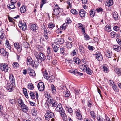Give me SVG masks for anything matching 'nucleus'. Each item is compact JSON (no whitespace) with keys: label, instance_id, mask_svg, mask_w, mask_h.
Returning a JSON list of instances; mask_svg holds the SVG:
<instances>
[{"label":"nucleus","instance_id":"1","mask_svg":"<svg viewBox=\"0 0 121 121\" xmlns=\"http://www.w3.org/2000/svg\"><path fill=\"white\" fill-rule=\"evenodd\" d=\"M34 53L38 62L39 63H41L42 61H44L46 59V56L42 52H39L38 53V55L36 54L35 52Z\"/></svg>","mask_w":121,"mask_h":121},{"label":"nucleus","instance_id":"2","mask_svg":"<svg viewBox=\"0 0 121 121\" xmlns=\"http://www.w3.org/2000/svg\"><path fill=\"white\" fill-rule=\"evenodd\" d=\"M46 113L45 115V118L46 120L49 121L50 118L54 117V115L51 110H47L46 112Z\"/></svg>","mask_w":121,"mask_h":121},{"label":"nucleus","instance_id":"3","mask_svg":"<svg viewBox=\"0 0 121 121\" xmlns=\"http://www.w3.org/2000/svg\"><path fill=\"white\" fill-rule=\"evenodd\" d=\"M50 98V99H49L48 100V102L52 107H56L57 104V103L52 98Z\"/></svg>","mask_w":121,"mask_h":121},{"label":"nucleus","instance_id":"4","mask_svg":"<svg viewBox=\"0 0 121 121\" xmlns=\"http://www.w3.org/2000/svg\"><path fill=\"white\" fill-rule=\"evenodd\" d=\"M37 87L38 90L40 91H43L45 88L44 84L42 82H40L38 84Z\"/></svg>","mask_w":121,"mask_h":121},{"label":"nucleus","instance_id":"5","mask_svg":"<svg viewBox=\"0 0 121 121\" xmlns=\"http://www.w3.org/2000/svg\"><path fill=\"white\" fill-rule=\"evenodd\" d=\"M69 72L72 73L76 75H83V73H80L78 71L77 69H76L75 70H70L69 71Z\"/></svg>","mask_w":121,"mask_h":121},{"label":"nucleus","instance_id":"6","mask_svg":"<svg viewBox=\"0 0 121 121\" xmlns=\"http://www.w3.org/2000/svg\"><path fill=\"white\" fill-rule=\"evenodd\" d=\"M59 9H60V8L57 5H56L55 7L53 9V11L52 13L53 14L56 16L59 14Z\"/></svg>","mask_w":121,"mask_h":121},{"label":"nucleus","instance_id":"7","mask_svg":"<svg viewBox=\"0 0 121 121\" xmlns=\"http://www.w3.org/2000/svg\"><path fill=\"white\" fill-rule=\"evenodd\" d=\"M0 68L2 70L4 71L5 72H7L8 70V65L5 64H1L0 65Z\"/></svg>","mask_w":121,"mask_h":121},{"label":"nucleus","instance_id":"8","mask_svg":"<svg viewBox=\"0 0 121 121\" xmlns=\"http://www.w3.org/2000/svg\"><path fill=\"white\" fill-rule=\"evenodd\" d=\"M18 25L20 28L23 30H26L27 28V26L25 23L23 24L22 22H20L19 23Z\"/></svg>","mask_w":121,"mask_h":121},{"label":"nucleus","instance_id":"9","mask_svg":"<svg viewBox=\"0 0 121 121\" xmlns=\"http://www.w3.org/2000/svg\"><path fill=\"white\" fill-rule=\"evenodd\" d=\"M96 57L97 59L99 61H101L103 59L102 56L100 53L99 52H96Z\"/></svg>","mask_w":121,"mask_h":121},{"label":"nucleus","instance_id":"10","mask_svg":"<svg viewBox=\"0 0 121 121\" xmlns=\"http://www.w3.org/2000/svg\"><path fill=\"white\" fill-rule=\"evenodd\" d=\"M9 79L11 84L13 85H15V82L14 78L13 75L10 74L9 76Z\"/></svg>","mask_w":121,"mask_h":121},{"label":"nucleus","instance_id":"11","mask_svg":"<svg viewBox=\"0 0 121 121\" xmlns=\"http://www.w3.org/2000/svg\"><path fill=\"white\" fill-rule=\"evenodd\" d=\"M52 46L55 52L56 53L58 50L59 47V45H56L55 43L52 44Z\"/></svg>","mask_w":121,"mask_h":121},{"label":"nucleus","instance_id":"12","mask_svg":"<svg viewBox=\"0 0 121 121\" xmlns=\"http://www.w3.org/2000/svg\"><path fill=\"white\" fill-rule=\"evenodd\" d=\"M80 112V111L79 110H77L76 112V118L78 119L81 120L82 119V116Z\"/></svg>","mask_w":121,"mask_h":121},{"label":"nucleus","instance_id":"13","mask_svg":"<svg viewBox=\"0 0 121 121\" xmlns=\"http://www.w3.org/2000/svg\"><path fill=\"white\" fill-rule=\"evenodd\" d=\"M21 108L22 110L25 112H26L28 111V108L24 104H23V105L21 106Z\"/></svg>","mask_w":121,"mask_h":121},{"label":"nucleus","instance_id":"14","mask_svg":"<svg viewBox=\"0 0 121 121\" xmlns=\"http://www.w3.org/2000/svg\"><path fill=\"white\" fill-rule=\"evenodd\" d=\"M0 51L1 54L3 55L4 56H7L8 55V53L6 52L4 48H2L0 49Z\"/></svg>","mask_w":121,"mask_h":121},{"label":"nucleus","instance_id":"15","mask_svg":"<svg viewBox=\"0 0 121 121\" xmlns=\"http://www.w3.org/2000/svg\"><path fill=\"white\" fill-rule=\"evenodd\" d=\"M55 110L56 111L60 113L61 114L62 113L65 112L62 107L56 108Z\"/></svg>","mask_w":121,"mask_h":121},{"label":"nucleus","instance_id":"16","mask_svg":"<svg viewBox=\"0 0 121 121\" xmlns=\"http://www.w3.org/2000/svg\"><path fill=\"white\" fill-rule=\"evenodd\" d=\"M113 49L115 51L119 52L121 50V47L118 45H115L113 46Z\"/></svg>","mask_w":121,"mask_h":121},{"label":"nucleus","instance_id":"17","mask_svg":"<svg viewBox=\"0 0 121 121\" xmlns=\"http://www.w3.org/2000/svg\"><path fill=\"white\" fill-rule=\"evenodd\" d=\"M15 85H13L12 84H8L7 87V89L8 90V91L10 92L12 91H13L12 88Z\"/></svg>","mask_w":121,"mask_h":121},{"label":"nucleus","instance_id":"18","mask_svg":"<svg viewBox=\"0 0 121 121\" xmlns=\"http://www.w3.org/2000/svg\"><path fill=\"white\" fill-rule=\"evenodd\" d=\"M111 36L112 38H114L115 37L116 38L119 37L120 35L119 34H116V33L113 31L112 32L110 33Z\"/></svg>","mask_w":121,"mask_h":121},{"label":"nucleus","instance_id":"19","mask_svg":"<svg viewBox=\"0 0 121 121\" xmlns=\"http://www.w3.org/2000/svg\"><path fill=\"white\" fill-rule=\"evenodd\" d=\"M115 72L119 76L121 75V69L120 68H116L115 69Z\"/></svg>","mask_w":121,"mask_h":121},{"label":"nucleus","instance_id":"20","mask_svg":"<svg viewBox=\"0 0 121 121\" xmlns=\"http://www.w3.org/2000/svg\"><path fill=\"white\" fill-rule=\"evenodd\" d=\"M73 60L75 62L78 64H79L81 62L80 59L77 57H74L73 59Z\"/></svg>","mask_w":121,"mask_h":121},{"label":"nucleus","instance_id":"21","mask_svg":"<svg viewBox=\"0 0 121 121\" xmlns=\"http://www.w3.org/2000/svg\"><path fill=\"white\" fill-rule=\"evenodd\" d=\"M80 15L81 17H85L86 12L83 9H81L79 12Z\"/></svg>","mask_w":121,"mask_h":121},{"label":"nucleus","instance_id":"22","mask_svg":"<svg viewBox=\"0 0 121 121\" xmlns=\"http://www.w3.org/2000/svg\"><path fill=\"white\" fill-rule=\"evenodd\" d=\"M106 6H109L112 5L113 4V0H106Z\"/></svg>","mask_w":121,"mask_h":121},{"label":"nucleus","instance_id":"23","mask_svg":"<svg viewBox=\"0 0 121 121\" xmlns=\"http://www.w3.org/2000/svg\"><path fill=\"white\" fill-rule=\"evenodd\" d=\"M30 28L31 30L34 31H35L38 29V27L36 25L34 24L31 25L30 26Z\"/></svg>","mask_w":121,"mask_h":121},{"label":"nucleus","instance_id":"24","mask_svg":"<svg viewBox=\"0 0 121 121\" xmlns=\"http://www.w3.org/2000/svg\"><path fill=\"white\" fill-rule=\"evenodd\" d=\"M112 16L113 17L114 19L116 20L118 19V16L117 13L116 12H114L112 14Z\"/></svg>","mask_w":121,"mask_h":121},{"label":"nucleus","instance_id":"25","mask_svg":"<svg viewBox=\"0 0 121 121\" xmlns=\"http://www.w3.org/2000/svg\"><path fill=\"white\" fill-rule=\"evenodd\" d=\"M26 61L27 64L28 65H31L32 63V59L30 57H28Z\"/></svg>","mask_w":121,"mask_h":121},{"label":"nucleus","instance_id":"26","mask_svg":"<svg viewBox=\"0 0 121 121\" xmlns=\"http://www.w3.org/2000/svg\"><path fill=\"white\" fill-rule=\"evenodd\" d=\"M44 30V35H47L50 36V35L51 34V32L49 31H47V30L46 29L44 28H43Z\"/></svg>","mask_w":121,"mask_h":121},{"label":"nucleus","instance_id":"27","mask_svg":"<svg viewBox=\"0 0 121 121\" xmlns=\"http://www.w3.org/2000/svg\"><path fill=\"white\" fill-rule=\"evenodd\" d=\"M88 67V66L86 65L85 64L81 65L80 66V69L84 71H85V70H86V69Z\"/></svg>","mask_w":121,"mask_h":121},{"label":"nucleus","instance_id":"28","mask_svg":"<svg viewBox=\"0 0 121 121\" xmlns=\"http://www.w3.org/2000/svg\"><path fill=\"white\" fill-rule=\"evenodd\" d=\"M56 41L57 44H60L63 43L64 42V40L63 39L60 38L57 39Z\"/></svg>","mask_w":121,"mask_h":121},{"label":"nucleus","instance_id":"29","mask_svg":"<svg viewBox=\"0 0 121 121\" xmlns=\"http://www.w3.org/2000/svg\"><path fill=\"white\" fill-rule=\"evenodd\" d=\"M61 115L63 118V120L64 121H66L67 120V116L66 114H65V112L62 113V114H61Z\"/></svg>","mask_w":121,"mask_h":121},{"label":"nucleus","instance_id":"30","mask_svg":"<svg viewBox=\"0 0 121 121\" xmlns=\"http://www.w3.org/2000/svg\"><path fill=\"white\" fill-rule=\"evenodd\" d=\"M85 71L87 74L90 75H91L93 72L88 67Z\"/></svg>","mask_w":121,"mask_h":121},{"label":"nucleus","instance_id":"31","mask_svg":"<svg viewBox=\"0 0 121 121\" xmlns=\"http://www.w3.org/2000/svg\"><path fill=\"white\" fill-rule=\"evenodd\" d=\"M79 51L81 53H84L85 52V49L84 48V47L83 45H80L79 47Z\"/></svg>","mask_w":121,"mask_h":121},{"label":"nucleus","instance_id":"32","mask_svg":"<svg viewBox=\"0 0 121 121\" xmlns=\"http://www.w3.org/2000/svg\"><path fill=\"white\" fill-rule=\"evenodd\" d=\"M27 87L28 89L31 90H33L34 88L32 83H28L27 85Z\"/></svg>","mask_w":121,"mask_h":121},{"label":"nucleus","instance_id":"33","mask_svg":"<svg viewBox=\"0 0 121 121\" xmlns=\"http://www.w3.org/2000/svg\"><path fill=\"white\" fill-rule=\"evenodd\" d=\"M67 27V23H65L60 27V29L61 30H64Z\"/></svg>","mask_w":121,"mask_h":121},{"label":"nucleus","instance_id":"34","mask_svg":"<svg viewBox=\"0 0 121 121\" xmlns=\"http://www.w3.org/2000/svg\"><path fill=\"white\" fill-rule=\"evenodd\" d=\"M65 109L69 113H71L72 112V109L69 106H66Z\"/></svg>","mask_w":121,"mask_h":121},{"label":"nucleus","instance_id":"35","mask_svg":"<svg viewBox=\"0 0 121 121\" xmlns=\"http://www.w3.org/2000/svg\"><path fill=\"white\" fill-rule=\"evenodd\" d=\"M51 87L52 90V92L53 93H55L56 92V90L54 85L52 84L51 85Z\"/></svg>","mask_w":121,"mask_h":121},{"label":"nucleus","instance_id":"36","mask_svg":"<svg viewBox=\"0 0 121 121\" xmlns=\"http://www.w3.org/2000/svg\"><path fill=\"white\" fill-rule=\"evenodd\" d=\"M23 93L25 95L26 97L27 98H28V96L27 95V90L25 88H23Z\"/></svg>","mask_w":121,"mask_h":121},{"label":"nucleus","instance_id":"37","mask_svg":"<svg viewBox=\"0 0 121 121\" xmlns=\"http://www.w3.org/2000/svg\"><path fill=\"white\" fill-rule=\"evenodd\" d=\"M23 47L25 48H27L29 46L28 43L26 41L24 42L23 43Z\"/></svg>","mask_w":121,"mask_h":121},{"label":"nucleus","instance_id":"38","mask_svg":"<svg viewBox=\"0 0 121 121\" xmlns=\"http://www.w3.org/2000/svg\"><path fill=\"white\" fill-rule=\"evenodd\" d=\"M43 75L44 76V78L47 80H48L49 79V77L48 74L47 72L45 71L43 74Z\"/></svg>","mask_w":121,"mask_h":121},{"label":"nucleus","instance_id":"39","mask_svg":"<svg viewBox=\"0 0 121 121\" xmlns=\"http://www.w3.org/2000/svg\"><path fill=\"white\" fill-rule=\"evenodd\" d=\"M17 101L18 104H20L21 106L23 105V104H24L23 101L21 99H18L17 100Z\"/></svg>","mask_w":121,"mask_h":121},{"label":"nucleus","instance_id":"40","mask_svg":"<svg viewBox=\"0 0 121 121\" xmlns=\"http://www.w3.org/2000/svg\"><path fill=\"white\" fill-rule=\"evenodd\" d=\"M90 115L93 119H95L96 117V115L94 111H91L90 112Z\"/></svg>","mask_w":121,"mask_h":121},{"label":"nucleus","instance_id":"41","mask_svg":"<svg viewBox=\"0 0 121 121\" xmlns=\"http://www.w3.org/2000/svg\"><path fill=\"white\" fill-rule=\"evenodd\" d=\"M31 112L32 114V115L33 116H36L37 114V112L36 110L35 109H33L31 111Z\"/></svg>","mask_w":121,"mask_h":121},{"label":"nucleus","instance_id":"42","mask_svg":"<svg viewBox=\"0 0 121 121\" xmlns=\"http://www.w3.org/2000/svg\"><path fill=\"white\" fill-rule=\"evenodd\" d=\"M63 94L65 97H68L70 96V93L69 92L67 91L64 92Z\"/></svg>","mask_w":121,"mask_h":121},{"label":"nucleus","instance_id":"43","mask_svg":"<svg viewBox=\"0 0 121 121\" xmlns=\"http://www.w3.org/2000/svg\"><path fill=\"white\" fill-rule=\"evenodd\" d=\"M90 16L91 17H93L95 14V11L94 10H91L90 11Z\"/></svg>","mask_w":121,"mask_h":121},{"label":"nucleus","instance_id":"44","mask_svg":"<svg viewBox=\"0 0 121 121\" xmlns=\"http://www.w3.org/2000/svg\"><path fill=\"white\" fill-rule=\"evenodd\" d=\"M30 95L32 99H34L35 98V96L33 92L30 91Z\"/></svg>","mask_w":121,"mask_h":121},{"label":"nucleus","instance_id":"45","mask_svg":"<svg viewBox=\"0 0 121 121\" xmlns=\"http://www.w3.org/2000/svg\"><path fill=\"white\" fill-rule=\"evenodd\" d=\"M55 26L52 23H50L49 24L48 26V27L50 29H52L53 28L55 27Z\"/></svg>","mask_w":121,"mask_h":121},{"label":"nucleus","instance_id":"46","mask_svg":"<svg viewBox=\"0 0 121 121\" xmlns=\"http://www.w3.org/2000/svg\"><path fill=\"white\" fill-rule=\"evenodd\" d=\"M72 42H67L66 44V47L68 48H71L72 47V45L71 44Z\"/></svg>","mask_w":121,"mask_h":121},{"label":"nucleus","instance_id":"47","mask_svg":"<svg viewBox=\"0 0 121 121\" xmlns=\"http://www.w3.org/2000/svg\"><path fill=\"white\" fill-rule=\"evenodd\" d=\"M112 29L109 25H106V31L108 32H109L111 31Z\"/></svg>","mask_w":121,"mask_h":121},{"label":"nucleus","instance_id":"48","mask_svg":"<svg viewBox=\"0 0 121 121\" xmlns=\"http://www.w3.org/2000/svg\"><path fill=\"white\" fill-rule=\"evenodd\" d=\"M5 44L6 47L9 49L10 50L11 49L10 45L9 44V42L8 40L6 41Z\"/></svg>","mask_w":121,"mask_h":121},{"label":"nucleus","instance_id":"49","mask_svg":"<svg viewBox=\"0 0 121 121\" xmlns=\"http://www.w3.org/2000/svg\"><path fill=\"white\" fill-rule=\"evenodd\" d=\"M97 118L98 121H104L105 119L102 117H100L99 115H97Z\"/></svg>","mask_w":121,"mask_h":121},{"label":"nucleus","instance_id":"50","mask_svg":"<svg viewBox=\"0 0 121 121\" xmlns=\"http://www.w3.org/2000/svg\"><path fill=\"white\" fill-rule=\"evenodd\" d=\"M13 4H10L9 5L8 4V6L9 8L10 9H13L15 8V6Z\"/></svg>","mask_w":121,"mask_h":121},{"label":"nucleus","instance_id":"51","mask_svg":"<svg viewBox=\"0 0 121 121\" xmlns=\"http://www.w3.org/2000/svg\"><path fill=\"white\" fill-rule=\"evenodd\" d=\"M29 74L30 75L33 76H35L36 75V74L35 73V71L33 70H32L31 72H30Z\"/></svg>","mask_w":121,"mask_h":121},{"label":"nucleus","instance_id":"52","mask_svg":"<svg viewBox=\"0 0 121 121\" xmlns=\"http://www.w3.org/2000/svg\"><path fill=\"white\" fill-rule=\"evenodd\" d=\"M112 87H113V90H114V91H115L117 92L119 91V89L117 87V86L115 84H114V85L112 86Z\"/></svg>","mask_w":121,"mask_h":121},{"label":"nucleus","instance_id":"53","mask_svg":"<svg viewBox=\"0 0 121 121\" xmlns=\"http://www.w3.org/2000/svg\"><path fill=\"white\" fill-rule=\"evenodd\" d=\"M38 63L36 62H34V63H32L31 65L33 67L36 68L38 66Z\"/></svg>","mask_w":121,"mask_h":121},{"label":"nucleus","instance_id":"54","mask_svg":"<svg viewBox=\"0 0 121 121\" xmlns=\"http://www.w3.org/2000/svg\"><path fill=\"white\" fill-rule=\"evenodd\" d=\"M20 10L21 12L22 13H24L25 12L26 10L24 6H22L20 8Z\"/></svg>","mask_w":121,"mask_h":121},{"label":"nucleus","instance_id":"55","mask_svg":"<svg viewBox=\"0 0 121 121\" xmlns=\"http://www.w3.org/2000/svg\"><path fill=\"white\" fill-rule=\"evenodd\" d=\"M70 11L71 13L74 14H77L78 13V12L75 9H72Z\"/></svg>","mask_w":121,"mask_h":121},{"label":"nucleus","instance_id":"56","mask_svg":"<svg viewBox=\"0 0 121 121\" xmlns=\"http://www.w3.org/2000/svg\"><path fill=\"white\" fill-rule=\"evenodd\" d=\"M52 50V49L50 47H48L47 49V54H51Z\"/></svg>","mask_w":121,"mask_h":121},{"label":"nucleus","instance_id":"57","mask_svg":"<svg viewBox=\"0 0 121 121\" xmlns=\"http://www.w3.org/2000/svg\"><path fill=\"white\" fill-rule=\"evenodd\" d=\"M35 121H42L41 118L38 116H36L35 118Z\"/></svg>","mask_w":121,"mask_h":121},{"label":"nucleus","instance_id":"58","mask_svg":"<svg viewBox=\"0 0 121 121\" xmlns=\"http://www.w3.org/2000/svg\"><path fill=\"white\" fill-rule=\"evenodd\" d=\"M3 31L2 30L1 31V32L2 34L0 36V38L2 39H5L6 37L5 36V35L4 34L2 33V32H3Z\"/></svg>","mask_w":121,"mask_h":121},{"label":"nucleus","instance_id":"59","mask_svg":"<svg viewBox=\"0 0 121 121\" xmlns=\"http://www.w3.org/2000/svg\"><path fill=\"white\" fill-rule=\"evenodd\" d=\"M45 97L47 98V101L49 99H50V98H52L50 96L49 94L48 93H46V94H45Z\"/></svg>","mask_w":121,"mask_h":121},{"label":"nucleus","instance_id":"60","mask_svg":"<svg viewBox=\"0 0 121 121\" xmlns=\"http://www.w3.org/2000/svg\"><path fill=\"white\" fill-rule=\"evenodd\" d=\"M41 2L42 3L40 5L41 8H42L43 5L46 3V0H42Z\"/></svg>","mask_w":121,"mask_h":121},{"label":"nucleus","instance_id":"61","mask_svg":"<svg viewBox=\"0 0 121 121\" xmlns=\"http://www.w3.org/2000/svg\"><path fill=\"white\" fill-rule=\"evenodd\" d=\"M111 54L110 53V52H106V57L108 58H111L112 57Z\"/></svg>","mask_w":121,"mask_h":121},{"label":"nucleus","instance_id":"62","mask_svg":"<svg viewBox=\"0 0 121 121\" xmlns=\"http://www.w3.org/2000/svg\"><path fill=\"white\" fill-rule=\"evenodd\" d=\"M49 80H51V82H52L54 81L55 80V77L53 75H51L49 77Z\"/></svg>","mask_w":121,"mask_h":121},{"label":"nucleus","instance_id":"63","mask_svg":"<svg viewBox=\"0 0 121 121\" xmlns=\"http://www.w3.org/2000/svg\"><path fill=\"white\" fill-rule=\"evenodd\" d=\"M71 3L68 1H67V3L68 5L67 7V9H69V8H71V7L72 5H71Z\"/></svg>","mask_w":121,"mask_h":121},{"label":"nucleus","instance_id":"64","mask_svg":"<svg viewBox=\"0 0 121 121\" xmlns=\"http://www.w3.org/2000/svg\"><path fill=\"white\" fill-rule=\"evenodd\" d=\"M22 48V46L19 45V46H18V48L17 49L18 51L19 52H20L21 51Z\"/></svg>","mask_w":121,"mask_h":121}]
</instances>
